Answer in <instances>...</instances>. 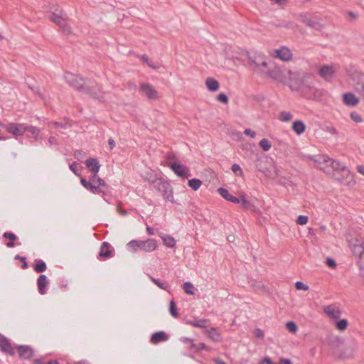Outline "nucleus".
I'll return each mask as SVG.
<instances>
[{
	"label": "nucleus",
	"instance_id": "39448f33",
	"mask_svg": "<svg viewBox=\"0 0 364 364\" xmlns=\"http://www.w3.org/2000/svg\"><path fill=\"white\" fill-rule=\"evenodd\" d=\"M64 78L70 87L80 92H82V91L84 90L83 87L87 80V78L79 77L78 75L71 73H66L64 75Z\"/></svg>",
	"mask_w": 364,
	"mask_h": 364
},
{
	"label": "nucleus",
	"instance_id": "f03ea898",
	"mask_svg": "<svg viewBox=\"0 0 364 364\" xmlns=\"http://www.w3.org/2000/svg\"><path fill=\"white\" fill-rule=\"evenodd\" d=\"M152 184L159 192L161 193L165 200L174 203L172 187L168 181L160 178L153 181Z\"/></svg>",
	"mask_w": 364,
	"mask_h": 364
},
{
	"label": "nucleus",
	"instance_id": "e433bc0d",
	"mask_svg": "<svg viewBox=\"0 0 364 364\" xmlns=\"http://www.w3.org/2000/svg\"><path fill=\"white\" fill-rule=\"evenodd\" d=\"M357 251L359 253L357 264L358 267H364V250L361 246H360L358 247Z\"/></svg>",
	"mask_w": 364,
	"mask_h": 364
},
{
	"label": "nucleus",
	"instance_id": "393cba45",
	"mask_svg": "<svg viewBox=\"0 0 364 364\" xmlns=\"http://www.w3.org/2000/svg\"><path fill=\"white\" fill-rule=\"evenodd\" d=\"M205 85L210 92H215L219 89V82L213 77H208L205 80Z\"/></svg>",
	"mask_w": 364,
	"mask_h": 364
},
{
	"label": "nucleus",
	"instance_id": "412c9836",
	"mask_svg": "<svg viewBox=\"0 0 364 364\" xmlns=\"http://www.w3.org/2000/svg\"><path fill=\"white\" fill-rule=\"evenodd\" d=\"M323 311L326 315L333 319H338L341 314V312L338 309H336L331 305L324 306Z\"/></svg>",
	"mask_w": 364,
	"mask_h": 364
},
{
	"label": "nucleus",
	"instance_id": "3c124183",
	"mask_svg": "<svg viewBox=\"0 0 364 364\" xmlns=\"http://www.w3.org/2000/svg\"><path fill=\"white\" fill-rule=\"evenodd\" d=\"M16 260H22L23 264L21 266V268L23 269H26L28 268V263L26 262V259L25 257H21L19 255H16L14 257Z\"/></svg>",
	"mask_w": 364,
	"mask_h": 364
},
{
	"label": "nucleus",
	"instance_id": "f704fd0d",
	"mask_svg": "<svg viewBox=\"0 0 364 364\" xmlns=\"http://www.w3.org/2000/svg\"><path fill=\"white\" fill-rule=\"evenodd\" d=\"M259 145L264 151H268L272 146L271 142L266 138L262 139L259 141Z\"/></svg>",
	"mask_w": 364,
	"mask_h": 364
},
{
	"label": "nucleus",
	"instance_id": "c85d7f7f",
	"mask_svg": "<svg viewBox=\"0 0 364 364\" xmlns=\"http://www.w3.org/2000/svg\"><path fill=\"white\" fill-rule=\"evenodd\" d=\"M151 281L155 284L158 287L163 290L168 291L169 286L168 284L164 280H161L159 279H156L151 276L149 277Z\"/></svg>",
	"mask_w": 364,
	"mask_h": 364
},
{
	"label": "nucleus",
	"instance_id": "79ce46f5",
	"mask_svg": "<svg viewBox=\"0 0 364 364\" xmlns=\"http://www.w3.org/2000/svg\"><path fill=\"white\" fill-rule=\"evenodd\" d=\"M50 19L59 26H60L65 21V18L62 16L55 13L52 14Z\"/></svg>",
	"mask_w": 364,
	"mask_h": 364
},
{
	"label": "nucleus",
	"instance_id": "c03bdc74",
	"mask_svg": "<svg viewBox=\"0 0 364 364\" xmlns=\"http://www.w3.org/2000/svg\"><path fill=\"white\" fill-rule=\"evenodd\" d=\"M350 119L354 121L355 122L359 123L363 121V118L360 116V114H358L357 112H352L350 114Z\"/></svg>",
	"mask_w": 364,
	"mask_h": 364
},
{
	"label": "nucleus",
	"instance_id": "0eeeda50",
	"mask_svg": "<svg viewBox=\"0 0 364 364\" xmlns=\"http://www.w3.org/2000/svg\"><path fill=\"white\" fill-rule=\"evenodd\" d=\"M354 89L364 99V73L355 71L352 75Z\"/></svg>",
	"mask_w": 364,
	"mask_h": 364
},
{
	"label": "nucleus",
	"instance_id": "338daca9",
	"mask_svg": "<svg viewBox=\"0 0 364 364\" xmlns=\"http://www.w3.org/2000/svg\"><path fill=\"white\" fill-rule=\"evenodd\" d=\"M279 361L281 364H293L291 360L288 358H281Z\"/></svg>",
	"mask_w": 364,
	"mask_h": 364
},
{
	"label": "nucleus",
	"instance_id": "f3484780",
	"mask_svg": "<svg viewBox=\"0 0 364 364\" xmlns=\"http://www.w3.org/2000/svg\"><path fill=\"white\" fill-rule=\"evenodd\" d=\"M343 103L348 106H355L360 100L352 92H346L343 95Z\"/></svg>",
	"mask_w": 364,
	"mask_h": 364
},
{
	"label": "nucleus",
	"instance_id": "f257e3e1",
	"mask_svg": "<svg viewBox=\"0 0 364 364\" xmlns=\"http://www.w3.org/2000/svg\"><path fill=\"white\" fill-rule=\"evenodd\" d=\"M127 245L129 250L133 252H136L138 250L152 252L156 250L157 242L156 240L151 238L146 240H133L129 242Z\"/></svg>",
	"mask_w": 364,
	"mask_h": 364
},
{
	"label": "nucleus",
	"instance_id": "b1692460",
	"mask_svg": "<svg viewBox=\"0 0 364 364\" xmlns=\"http://www.w3.org/2000/svg\"><path fill=\"white\" fill-rule=\"evenodd\" d=\"M292 129L297 135H301L305 132L306 125L302 121L296 120L292 124Z\"/></svg>",
	"mask_w": 364,
	"mask_h": 364
},
{
	"label": "nucleus",
	"instance_id": "864d4df0",
	"mask_svg": "<svg viewBox=\"0 0 364 364\" xmlns=\"http://www.w3.org/2000/svg\"><path fill=\"white\" fill-rule=\"evenodd\" d=\"M181 341L183 343L190 344V348L191 349H193V348H196V344L193 343V340L191 339V338L183 337L182 338H181Z\"/></svg>",
	"mask_w": 364,
	"mask_h": 364
},
{
	"label": "nucleus",
	"instance_id": "9d476101",
	"mask_svg": "<svg viewBox=\"0 0 364 364\" xmlns=\"http://www.w3.org/2000/svg\"><path fill=\"white\" fill-rule=\"evenodd\" d=\"M336 68L333 65H324L318 70V75L327 82H331L335 75Z\"/></svg>",
	"mask_w": 364,
	"mask_h": 364
},
{
	"label": "nucleus",
	"instance_id": "2eb2a0df",
	"mask_svg": "<svg viewBox=\"0 0 364 364\" xmlns=\"http://www.w3.org/2000/svg\"><path fill=\"white\" fill-rule=\"evenodd\" d=\"M48 280L45 274H41L37 279V287L38 292L41 294H46L48 291Z\"/></svg>",
	"mask_w": 364,
	"mask_h": 364
},
{
	"label": "nucleus",
	"instance_id": "8fccbe9b",
	"mask_svg": "<svg viewBox=\"0 0 364 364\" xmlns=\"http://www.w3.org/2000/svg\"><path fill=\"white\" fill-rule=\"evenodd\" d=\"M308 219H309V218H308V217H307V216H306V215H299V216L297 218V219H296V223H297V224H299V225H306V224L307 223V222H308Z\"/></svg>",
	"mask_w": 364,
	"mask_h": 364
},
{
	"label": "nucleus",
	"instance_id": "a18cd8bd",
	"mask_svg": "<svg viewBox=\"0 0 364 364\" xmlns=\"http://www.w3.org/2000/svg\"><path fill=\"white\" fill-rule=\"evenodd\" d=\"M231 170L237 176H242L243 174V171L238 164H234L232 166Z\"/></svg>",
	"mask_w": 364,
	"mask_h": 364
},
{
	"label": "nucleus",
	"instance_id": "ea45409f",
	"mask_svg": "<svg viewBox=\"0 0 364 364\" xmlns=\"http://www.w3.org/2000/svg\"><path fill=\"white\" fill-rule=\"evenodd\" d=\"M292 117V114L289 112L282 111L279 114V119L285 122L290 121Z\"/></svg>",
	"mask_w": 364,
	"mask_h": 364
},
{
	"label": "nucleus",
	"instance_id": "de8ad7c7",
	"mask_svg": "<svg viewBox=\"0 0 364 364\" xmlns=\"http://www.w3.org/2000/svg\"><path fill=\"white\" fill-rule=\"evenodd\" d=\"M76 166H77V163L76 162H73V164H70L69 166V168L70 169L75 173V176H81V169H77L76 168Z\"/></svg>",
	"mask_w": 364,
	"mask_h": 364
},
{
	"label": "nucleus",
	"instance_id": "9b49d317",
	"mask_svg": "<svg viewBox=\"0 0 364 364\" xmlns=\"http://www.w3.org/2000/svg\"><path fill=\"white\" fill-rule=\"evenodd\" d=\"M5 129L8 132L15 136H22L25 133V124L9 123L5 126Z\"/></svg>",
	"mask_w": 364,
	"mask_h": 364
},
{
	"label": "nucleus",
	"instance_id": "680f3d73",
	"mask_svg": "<svg viewBox=\"0 0 364 364\" xmlns=\"http://www.w3.org/2000/svg\"><path fill=\"white\" fill-rule=\"evenodd\" d=\"M255 336L257 338H262L264 337V333L260 328H256L254 332Z\"/></svg>",
	"mask_w": 364,
	"mask_h": 364
},
{
	"label": "nucleus",
	"instance_id": "5fc2aeb1",
	"mask_svg": "<svg viewBox=\"0 0 364 364\" xmlns=\"http://www.w3.org/2000/svg\"><path fill=\"white\" fill-rule=\"evenodd\" d=\"M3 237L11 240H16L17 239L16 235L13 232H6L3 234Z\"/></svg>",
	"mask_w": 364,
	"mask_h": 364
},
{
	"label": "nucleus",
	"instance_id": "f8f14e48",
	"mask_svg": "<svg viewBox=\"0 0 364 364\" xmlns=\"http://www.w3.org/2000/svg\"><path fill=\"white\" fill-rule=\"evenodd\" d=\"M169 167L178 176L186 178L191 176L189 168L181 164L172 163L170 164Z\"/></svg>",
	"mask_w": 364,
	"mask_h": 364
},
{
	"label": "nucleus",
	"instance_id": "69168bd1",
	"mask_svg": "<svg viewBox=\"0 0 364 364\" xmlns=\"http://www.w3.org/2000/svg\"><path fill=\"white\" fill-rule=\"evenodd\" d=\"M108 144H109V149L111 150H112L114 149V147L115 146V141L112 138H109V140H108Z\"/></svg>",
	"mask_w": 364,
	"mask_h": 364
},
{
	"label": "nucleus",
	"instance_id": "bf43d9fd",
	"mask_svg": "<svg viewBox=\"0 0 364 364\" xmlns=\"http://www.w3.org/2000/svg\"><path fill=\"white\" fill-rule=\"evenodd\" d=\"M326 264L329 267H331V268H335L336 266V261L332 259V258H327L326 259Z\"/></svg>",
	"mask_w": 364,
	"mask_h": 364
},
{
	"label": "nucleus",
	"instance_id": "72a5a7b5",
	"mask_svg": "<svg viewBox=\"0 0 364 364\" xmlns=\"http://www.w3.org/2000/svg\"><path fill=\"white\" fill-rule=\"evenodd\" d=\"M202 185V181L198 178H193L188 181V186L194 191H197Z\"/></svg>",
	"mask_w": 364,
	"mask_h": 364
},
{
	"label": "nucleus",
	"instance_id": "c756f323",
	"mask_svg": "<svg viewBox=\"0 0 364 364\" xmlns=\"http://www.w3.org/2000/svg\"><path fill=\"white\" fill-rule=\"evenodd\" d=\"M208 321L206 319H196L193 321H188L186 323L192 326L198 328L206 327Z\"/></svg>",
	"mask_w": 364,
	"mask_h": 364
},
{
	"label": "nucleus",
	"instance_id": "a19ab883",
	"mask_svg": "<svg viewBox=\"0 0 364 364\" xmlns=\"http://www.w3.org/2000/svg\"><path fill=\"white\" fill-rule=\"evenodd\" d=\"M336 328L339 331H344L348 326V321L345 318L341 319L336 323Z\"/></svg>",
	"mask_w": 364,
	"mask_h": 364
},
{
	"label": "nucleus",
	"instance_id": "473e14b6",
	"mask_svg": "<svg viewBox=\"0 0 364 364\" xmlns=\"http://www.w3.org/2000/svg\"><path fill=\"white\" fill-rule=\"evenodd\" d=\"M26 132L31 133L35 139H37V136L40 133V129L36 127L27 125L25 124V132Z\"/></svg>",
	"mask_w": 364,
	"mask_h": 364
},
{
	"label": "nucleus",
	"instance_id": "4c0bfd02",
	"mask_svg": "<svg viewBox=\"0 0 364 364\" xmlns=\"http://www.w3.org/2000/svg\"><path fill=\"white\" fill-rule=\"evenodd\" d=\"M183 289L187 294H189V295L194 294V291H193L194 287H193V285L192 283H191L189 282H185L183 284Z\"/></svg>",
	"mask_w": 364,
	"mask_h": 364
},
{
	"label": "nucleus",
	"instance_id": "4468645a",
	"mask_svg": "<svg viewBox=\"0 0 364 364\" xmlns=\"http://www.w3.org/2000/svg\"><path fill=\"white\" fill-rule=\"evenodd\" d=\"M16 348L18 351L19 358L21 359L29 360L33 356V350L29 346L18 345Z\"/></svg>",
	"mask_w": 364,
	"mask_h": 364
},
{
	"label": "nucleus",
	"instance_id": "6e6d98bb",
	"mask_svg": "<svg viewBox=\"0 0 364 364\" xmlns=\"http://www.w3.org/2000/svg\"><path fill=\"white\" fill-rule=\"evenodd\" d=\"M196 352H199L202 350H208L209 348L203 343H200L198 346L196 345V348H193Z\"/></svg>",
	"mask_w": 364,
	"mask_h": 364
},
{
	"label": "nucleus",
	"instance_id": "4d7b16f0",
	"mask_svg": "<svg viewBox=\"0 0 364 364\" xmlns=\"http://www.w3.org/2000/svg\"><path fill=\"white\" fill-rule=\"evenodd\" d=\"M80 183L82 184V186L86 188L87 190H88V188H90V186L92 185V182L89 180V181H87L85 178H81L80 179Z\"/></svg>",
	"mask_w": 364,
	"mask_h": 364
},
{
	"label": "nucleus",
	"instance_id": "1a4fd4ad",
	"mask_svg": "<svg viewBox=\"0 0 364 364\" xmlns=\"http://www.w3.org/2000/svg\"><path fill=\"white\" fill-rule=\"evenodd\" d=\"M300 19L306 26L316 31H320L323 27L316 17H310L306 14H302L300 15Z\"/></svg>",
	"mask_w": 364,
	"mask_h": 364
},
{
	"label": "nucleus",
	"instance_id": "603ef678",
	"mask_svg": "<svg viewBox=\"0 0 364 364\" xmlns=\"http://www.w3.org/2000/svg\"><path fill=\"white\" fill-rule=\"evenodd\" d=\"M62 32L65 34H70L71 33V28L64 21L60 26Z\"/></svg>",
	"mask_w": 364,
	"mask_h": 364
},
{
	"label": "nucleus",
	"instance_id": "5701e85b",
	"mask_svg": "<svg viewBox=\"0 0 364 364\" xmlns=\"http://www.w3.org/2000/svg\"><path fill=\"white\" fill-rule=\"evenodd\" d=\"M110 245L107 242H103L102 243L99 255L101 257L107 259L111 257L112 251L109 249Z\"/></svg>",
	"mask_w": 364,
	"mask_h": 364
},
{
	"label": "nucleus",
	"instance_id": "7c9ffc66",
	"mask_svg": "<svg viewBox=\"0 0 364 364\" xmlns=\"http://www.w3.org/2000/svg\"><path fill=\"white\" fill-rule=\"evenodd\" d=\"M239 198L240 203H241L242 208L245 210L251 209L252 207H254V205L246 199L245 193L240 194Z\"/></svg>",
	"mask_w": 364,
	"mask_h": 364
},
{
	"label": "nucleus",
	"instance_id": "7ed1b4c3",
	"mask_svg": "<svg viewBox=\"0 0 364 364\" xmlns=\"http://www.w3.org/2000/svg\"><path fill=\"white\" fill-rule=\"evenodd\" d=\"M84 90L82 93L90 95L92 98L98 100L102 102L104 100V97L102 92V87L95 82L87 79L84 86Z\"/></svg>",
	"mask_w": 364,
	"mask_h": 364
},
{
	"label": "nucleus",
	"instance_id": "0e129e2a",
	"mask_svg": "<svg viewBox=\"0 0 364 364\" xmlns=\"http://www.w3.org/2000/svg\"><path fill=\"white\" fill-rule=\"evenodd\" d=\"M97 178H99L97 176V173H95V172H92V176L90 178V181L93 183H96Z\"/></svg>",
	"mask_w": 364,
	"mask_h": 364
},
{
	"label": "nucleus",
	"instance_id": "37998d69",
	"mask_svg": "<svg viewBox=\"0 0 364 364\" xmlns=\"http://www.w3.org/2000/svg\"><path fill=\"white\" fill-rule=\"evenodd\" d=\"M286 327L288 329V331L292 333H295L298 330V327L296 323L294 321H288L286 323Z\"/></svg>",
	"mask_w": 364,
	"mask_h": 364
},
{
	"label": "nucleus",
	"instance_id": "cd10ccee",
	"mask_svg": "<svg viewBox=\"0 0 364 364\" xmlns=\"http://www.w3.org/2000/svg\"><path fill=\"white\" fill-rule=\"evenodd\" d=\"M308 158L310 160L314 161L316 163H318V164L323 163V164H326V165H328V164H330L333 160L331 158H329L328 156H319L318 159H316L315 156H308Z\"/></svg>",
	"mask_w": 364,
	"mask_h": 364
},
{
	"label": "nucleus",
	"instance_id": "e2e57ef3",
	"mask_svg": "<svg viewBox=\"0 0 364 364\" xmlns=\"http://www.w3.org/2000/svg\"><path fill=\"white\" fill-rule=\"evenodd\" d=\"M244 134L245 135L250 136L251 138H255L256 136L255 132L251 130L250 129H245L244 131Z\"/></svg>",
	"mask_w": 364,
	"mask_h": 364
},
{
	"label": "nucleus",
	"instance_id": "6ab92c4d",
	"mask_svg": "<svg viewBox=\"0 0 364 364\" xmlns=\"http://www.w3.org/2000/svg\"><path fill=\"white\" fill-rule=\"evenodd\" d=\"M218 192L226 200L232 202L233 203H240V198L230 194L228 189L224 188H219L218 189Z\"/></svg>",
	"mask_w": 364,
	"mask_h": 364
},
{
	"label": "nucleus",
	"instance_id": "20e7f679",
	"mask_svg": "<svg viewBox=\"0 0 364 364\" xmlns=\"http://www.w3.org/2000/svg\"><path fill=\"white\" fill-rule=\"evenodd\" d=\"M329 166L333 171V177L336 180L342 181L346 178L350 173L348 168L338 161L333 159Z\"/></svg>",
	"mask_w": 364,
	"mask_h": 364
},
{
	"label": "nucleus",
	"instance_id": "aec40b11",
	"mask_svg": "<svg viewBox=\"0 0 364 364\" xmlns=\"http://www.w3.org/2000/svg\"><path fill=\"white\" fill-rule=\"evenodd\" d=\"M85 165L91 172L98 173L100 168V164L98 160L95 158H90L85 161Z\"/></svg>",
	"mask_w": 364,
	"mask_h": 364
},
{
	"label": "nucleus",
	"instance_id": "58836bf2",
	"mask_svg": "<svg viewBox=\"0 0 364 364\" xmlns=\"http://www.w3.org/2000/svg\"><path fill=\"white\" fill-rule=\"evenodd\" d=\"M89 191H90L91 193H94V194H102V195H105V192L104 191H102L101 188H100V187H98L96 183H92V185L90 186V188H88Z\"/></svg>",
	"mask_w": 364,
	"mask_h": 364
},
{
	"label": "nucleus",
	"instance_id": "dca6fc26",
	"mask_svg": "<svg viewBox=\"0 0 364 364\" xmlns=\"http://www.w3.org/2000/svg\"><path fill=\"white\" fill-rule=\"evenodd\" d=\"M276 57L279 58L283 61H289L292 58L291 50L287 47H282L279 49L275 50Z\"/></svg>",
	"mask_w": 364,
	"mask_h": 364
},
{
	"label": "nucleus",
	"instance_id": "ddd939ff",
	"mask_svg": "<svg viewBox=\"0 0 364 364\" xmlns=\"http://www.w3.org/2000/svg\"><path fill=\"white\" fill-rule=\"evenodd\" d=\"M0 350L8 355H14L15 351L12 347L10 341L5 336L0 334Z\"/></svg>",
	"mask_w": 364,
	"mask_h": 364
},
{
	"label": "nucleus",
	"instance_id": "49530a36",
	"mask_svg": "<svg viewBox=\"0 0 364 364\" xmlns=\"http://www.w3.org/2000/svg\"><path fill=\"white\" fill-rule=\"evenodd\" d=\"M217 100L225 105L228 104L229 101L228 97L225 93H220L217 97Z\"/></svg>",
	"mask_w": 364,
	"mask_h": 364
},
{
	"label": "nucleus",
	"instance_id": "c9c22d12",
	"mask_svg": "<svg viewBox=\"0 0 364 364\" xmlns=\"http://www.w3.org/2000/svg\"><path fill=\"white\" fill-rule=\"evenodd\" d=\"M169 312H170V314L173 317H174V318L178 317V310H177L176 304L175 303V301L173 300H171L170 301Z\"/></svg>",
	"mask_w": 364,
	"mask_h": 364
},
{
	"label": "nucleus",
	"instance_id": "423d86ee",
	"mask_svg": "<svg viewBox=\"0 0 364 364\" xmlns=\"http://www.w3.org/2000/svg\"><path fill=\"white\" fill-rule=\"evenodd\" d=\"M248 64L250 67L255 71L259 72L262 71V67H267V63L265 60V57L263 55H257L255 56H250L249 53H247Z\"/></svg>",
	"mask_w": 364,
	"mask_h": 364
},
{
	"label": "nucleus",
	"instance_id": "a211bd4d",
	"mask_svg": "<svg viewBox=\"0 0 364 364\" xmlns=\"http://www.w3.org/2000/svg\"><path fill=\"white\" fill-rule=\"evenodd\" d=\"M168 339V335L164 331H160L154 333L151 336V342L157 344L161 342L166 341Z\"/></svg>",
	"mask_w": 364,
	"mask_h": 364
},
{
	"label": "nucleus",
	"instance_id": "bb28decb",
	"mask_svg": "<svg viewBox=\"0 0 364 364\" xmlns=\"http://www.w3.org/2000/svg\"><path fill=\"white\" fill-rule=\"evenodd\" d=\"M208 337L214 342H220L222 337L220 333L215 328H211L207 331Z\"/></svg>",
	"mask_w": 364,
	"mask_h": 364
},
{
	"label": "nucleus",
	"instance_id": "13d9d810",
	"mask_svg": "<svg viewBox=\"0 0 364 364\" xmlns=\"http://www.w3.org/2000/svg\"><path fill=\"white\" fill-rule=\"evenodd\" d=\"M343 340L341 338L338 337V336L334 338L333 340L332 341L333 345H334L336 347L340 346L341 344H343Z\"/></svg>",
	"mask_w": 364,
	"mask_h": 364
},
{
	"label": "nucleus",
	"instance_id": "4be33fe9",
	"mask_svg": "<svg viewBox=\"0 0 364 364\" xmlns=\"http://www.w3.org/2000/svg\"><path fill=\"white\" fill-rule=\"evenodd\" d=\"M309 90L310 92L309 94L304 92V96L307 99L319 100L322 97V95H323L322 90H318L315 87H311L309 88Z\"/></svg>",
	"mask_w": 364,
	"mask_h": 364
},
{
	"label": "nucleus",
	"instance_id": "09e8293b",
	"mask_svg": "<svg viewBox=\"0 0 364 364\" xmlns=\"http://www.w3.org/2000/svg\"><path fill=\"white\" fill-rule=\"evenodd\" d=\"M295 288L297 289V290H304V291H306L309 289V286H307L306 284H304L302 282H296L295 283Z\"/></svg>",
	"mask_w": 364,
	"mask_h": 364
},
{
	"label": "nucleus",
	"instance_id": "a878e982",
	"mask_svg": "<svg viewBox=\"0 0 364 364\" xmlns=\"http://www.w3.org/2000/svg\"><path fill=\"white\" fill-rule=\"evenodd\" d=\"M33 267L34 271L41 273L46 270L47 265L43 260L38 259L35 260Z\"/></svg>",
	"mask_w": 364,
	"mask_h": 364
},
{
	"label": "nucleus",
	"instance_id": "6e6552de",
	"mask_svg": "<svg viewBox=\"0 0 364 364\" xmlns=\"http://www.w3.org/2000/svg\"><path fill=\"white\" fill-rule=\"evenodd\" d=\"M139 92L149 100H157L159 93L156 89L149 83L143 82L140 85Z\"/></svg>",
	"mask_w": 364,
	"mask_h": 364
},
{
	"label": "nucleus",
	"instance_id": "052dcab7",
	"mask_svg": "<svg viewBox=\"0 0 364 364\" xmlns=\"http://www.w3.org/2000/svg\"><path fill=\"white\" fill-rule=\"evenodd\" d=\"M96 185L100 187V188L102 187H108V185L105 183V181L102 179L101 178H97V183Z\"/></svg>",
	"mask_w": 364,
	"mask_h": 364
},
{
	"label": "nucleus",
	"instance_id": "2f4dec72",
	"mask_svg": "<svg viewBox=\"0 0 364 364\" xmlns=\"http://www.w3.org/2000/svg\"><path fill=\"white\" fill-rule=\"evenodd\" d=\"M163 242L164 245L168 247H173L176 245V240L175 239L170 236V235H166L161 237Z\"/></svg>",
	"mask_w": 364,
	"mask_h": 364
},
{
	"label": "nucleus",
	"instance_id": "774afa93",
	"mask_svg": "<svg viewBox=\"0 0 364 364\" xmlns=\"http://www.w3.org/2000/svg\"><path fill=\"white\" fill-rule=\"evenodd\" d=\"M356 169L358 173L364 176V166H358Z\"/></svg>",
	"mask_w": 364,
	"mask_h": 364
}]
</instances>
